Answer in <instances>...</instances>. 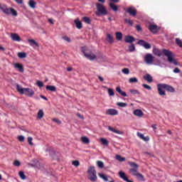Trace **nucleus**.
Returning <instances> with one entry per match:
<instances>
[{
  "label": "nucleus",
  "mask_w": 182,
  "mask_h": 182,
  "mask_svg": "<svg viewBox=\"0 0 182 182\" xmlns=\"http://www.w3.org/2000/svg\"><path fill=\"white\" fill-rule=\"evenodd\" d=\"M154 55H156V56H163V55H165V56L168 57V61L169 63H173L176 66H178V63L176 59L173 58V53L171 51L166 50V49H163L162 50L154 48L152 50Z\"/></svg>",
  "instance_id": "1"
},
{
  "label": "nucleus",
  "mask_w": 182,
  "mask_h": 182,
  "mask_svg": "<svg viewBox=\"0 0 182 182\" xmlns=\"http://www.w3.org/2000/svg\"><path fill=\"white\" fill-rule=\"evenodd\" d=\"M157 90L159 96H166V90L169 93L176 92V88L166 83L157 84Z\"/></svg>",
  "instance_id": "2"
},
{
  "label": "nucleus",
  "mask_w": 182,
  "mask_h": 182,
  "mask_svg": "<svg viewBox=\"0 0 182 182\" xmlns=\"http://www.w3.org/2000/svg\"><path fill=\"white\" fill-rule=\"evenodd\" d=\"M128 164H129L130 167H132L129 169V173L132 174V176H134L140 181H146L144 176L139 173V165L137 164L135 162L129 161Z\"/></svg>",
  "instance_id": "3"
},
{
  "label": "nucleus",
  "mask_w": 182,
  "mask_h": 182,
  "mask_svg": "<svg viewBox=\"0 0 182 182\" xmlns=\"http://www.w3.org/2000/svg\"><path fill=\"white\" fill-rule=\"evenodd\" d=\"M81 52H82L85 58L90 60H95V59H97L96 54L92 53L87 46L82 47Z\"/></svg>",
  "instance_id": "4"
},
{
  "label": "nucleus",
  "mask_w": 182,
  "mask_h": 182,
  "mask_svg": "<svg viewBox=\"0 0 182 182\" xmlns=\"http://www.w3.org/2000/svg\"><path fill=\"white\" fill-rule=\"evenodd\" d=\"M0 11H1V12L6 15H11V14L13 16H18V12L15 9L8 8V6L4 4H0Z\"/></svg>",
  "instance_id": "5"
},
{
  "label": "nucleus",
  "mask_w": 182,
  "mask_h": 182,
  "mask_svg": "<svg viewBox=\"0 0 182 182\" xmlns=\"http://www.w3.org/2000/svg\"><path fill=\"white\" fill-rule=\"evenodd\" d=\"M96 6H97V12H96L97 16H102V15L106 16L109 14V12L107 11L105 6H103V4L97 3Z\"/></svg>",
  "instance_id": "6"
},
{
  "label": "nucleus",
  "mask_w": 182,
  "mask_h": 182,
  "mask_svg": "<svg viewBox=\"0 0 182 182\" xmlns=\"http://www.w3.org/2000/svg\"><path fill=\"white\" fill-rule=\"evenodd\" d=\"M87 173L89 174V180L92 182H96L97 181V176L96 169H95V166H91L88 168Z\"/></svg>",
  "instance_id": "7"
},
{
  "label": "nucleus",
  "mask_w": 182,
  "mask_h": 182,
  "mask_svg": "<svg viewBox=\"0 0 182 182\" xmlns=\"http://www.w3.org/2000/svg\"><path fill=\"white\" fill-rule=\"evenodd\" d=\"M154 61V56L151 54H146L144 57V62L147 65H151Z\"/></svg>",
  "instance_id": "8"
},
{
  "label": "nucleus",
  "mask_w": 182,
  "mask_h": 182,
  "mask_svg": "<svg viewBox=\"0 0 182 182\" xmlns=\"http://www.w3.org/2000/svg\"><path fill=\"white\" fill-rule=\"evenodd\" d=\"M126 12H127V14H129L131 16H136V15H137V9H136V8L133 6L128 7L126 10Z\"/></svg>",
  "instance_id": "9"
},
{
  "label": "nucleus",
  "mask_w": 182,
  "mask_h": 182,
  "mask_svg": "<svg viewBox=\"0 0 182 182\" xmlns=\"http://www.w3.org/2000/svg\"><path fill=\"white\" fill-rule=\"evenodd\" d=\"M137 44L140 45V46H143L145 49H150L151 48L150 43L144 41V40H139Z\"/></svg>",
  "instance_id": "10"
},
{
  "label": "nucleus",
  "mask_w": 182,
  "mask_h": 182,
  "mask_svg": "<svg viewBox=\"0 0 182 182\" xmlns=\"http://www.w3.org/2000/svg\"><path fill=\"white\" fill-rule=\"evenodd\" d=\"M26 96H28V97H32L33 95H35V91L31 88H24V93Z\"/></svg>",
  "instance_id": "11"
},
{
  "label": "nucleus",
  "mask_w": 182,
  "mask_h": 182,
  "mask_svg": "<svg viewBox=\"0 0 182 182\" xmlns=\"http://www.w3.org/2000/svg\"><path fill=\"white\" fill-rule=\"evenodd\" d=\"M106 114H108V116H117L119 111L114 109H109L106 111Z\"/></svg>",
  "instance_id": "12"
},
{
  "label": "nucleus",
  "mask_w": 182,
  "mask_h": 182,
  "mask_svg": "<svg viewBox=\"0 0 182 182\" xmlns=\"http://www.w3.org/2000/svg\"><path fill=\"white\" fill-rule=\"evenodd\" d=\"M149 29L152 33H156V32L159 31V26H157V25L151 24L149 26Z\"/></svg>",
  "instance_id": "13"
},
{
  "label": "nucleus",
  "mask_w": 182,
  "mask_h": 182,
  "mask_svg": "<svg viewBox=\"0 0 182 182\" xmlns=\"http://www.w3.org/2000/svg\"><path fill=\"white\" fill-rule=\"evenodd\" d=\"M11 38L12 41H14L15 42H21V37L16 33H11Z\"/></svg>",
  "instance_id": "14"
},
{
  "label": "nucleus",
  "mask_w": 182,
  "mask_h": 182,
  "mask_svg": "<svg viewBox=\"0 0 182 182\" xmlns=\"http://www.w3.org/2000/svg\"><path fill=\"white\" fill-rule=\"evenodd\" d=\"M134 41H136V39L134 38V37H133L132 36H127L125 37L126 43H133V42H134Z\"/></svg>",
  "instance_id": "15"
},
{
  "label": "nucleus",
  "mask_w": 182,
  "mask_h": 182,
  "mask_svg": "<svg viewBox=\"0 0 182 182\" xmlns=\"http://www.w3.org/2000/svg\"><path fill=\"white\" fill-rule=\"evenodd\" d=\"M134 116H137L138 117H143L144 116V113L141 109H135L134 111Z\"/></svg>",
  "instance_id": "16"
},
{
  "label": "nucleus",
  "mask_w": 182,
  "mask_h": 182,
  "mask_svg": "<svg viewBox=\"0 0 182 182\" xmlns=\"http://www.w3.org/2000/svg\"><path fill=\"white\" fill-rule=\"evenodd\" d=\"M14 68H16V69H18L19 72H21V73H23L24 70H23V65L22 64L15 63Z\"/></svg>",
  "instance_id": "17"
},
{
  "label": "nucleus",
  "mask_w": 182,
  "mask_h": 182,
  "mask_svg": "<svg viewBox=\"0 0 182 182\" xmlns=\"http://www.w3.org/2000/svg\"><path fill=\"white\" fill-rule=\"evenodd\" d=\"M74 23L76 25V28L77 29H82V28H83L82 25V21L80 20H79V18H77L74 21Z\"/></svg>",
  "instance_id": "18"
},
{
  "label": "nucleus",
  "mask_w": 182,
  "mask_h": 182,
  "mask_svg": "<svg viewBox=\"0 0 182 182\" xmlns=\"http://www.w3.org/2000/svg\"><path fill=\"white\" fill-rule=\"evenodd\" d=\"M144 80H146L149 83H151L153 82V77L150 75V74H146L144 77Z\"/></svg>",
  "instance_id": "19"
},
{
  "label": "nucleus",
  "mask_w": 182,
  "mask_h": 182,
  "mask_svg": "<svg viewBox=\"0 0 182 182\" xmlns=\"http://www.w3.org/2000/svg\"><path fill=\"white\" fill-rule=\"evenodd\" d=\"M108 130H109L110 132H112L113 133H116L117 134H124L123 132L117 130L116 129L112 127H108Z\"/></svg>",
  "instance_id": "20"
},
{
  "label": "nucleus",
  "mask_w": 182,
  "mask_h": 182,
  "mask_svg": "<svg viewBox=\"0 0 182 182\" xmlns=\"http://www.w3.org/2000/svg\"><path fill=\"white\" fill-rule=\"evenodd\" d=\"M116 90L119 95H121V96H123L124 97H127V94H126L125 92L122 90L120 87H117Z\"/></svg>",
  "instance_id": "21"
},
{
  "label": "nucleus",
  "mask_w": 182,
  "mask_h": 182,
  "mask_svg": "<svg viewBox=\"0 0 182 182\" xmlns=\"http://www.w3.org/2000/svg\"><path fill=\"white\" fill-rule=\"evenodd\" d=\"M109 7L112 11H114V12H117V11H119V6L114 3H109Z\"/></svg>",
  "instance_id": "22"
},
{
  "label": "nucleus",
  "mask_w": 182,
  "mask_h": 182,
  "mask_svg": "<svg viewBox=\"0 0 182 182\" xmlns=\"http://www.w3.org/2000/svg\"><path fill=\"white\" fill-rule=\"evenodd\" d=\"M16 90L20 95H23V93H25V88H22V87L18 84L16 85Z\"/></svg>",
  "instance_id": "23"
},
{
  "label": "nucleus",
  "mask_w": 182,
  "mask_h": 182,
  "mask_svg": "<svg viewBox=\"0 0 182 182\" xmlns=\"http://www.w3.org/2000/svg\"><path fill=\"white\" fill-rule=\"evenodd\" d=\"M46 90H49L50 92H56V87L54 85H47L46 87Z\"/></svg>",
  "instance_id": "24"
},
{
  "label": "nucleus",
  "mask_w": 182,
  "mask_h": 182,
  "mask_svg": "<svg viewBox=\"0 0 182 182\" xmlns=\"http://www.w3.org/2000/svg\"><path fill=\"white\" fill-rule=\"evenodd\" d=\"M115 36L117 41H122V39H123V33H122V32L115 33Z\"/></svg>",
  "instance_id": "25"
},
{
  "label": "nucleus",
  "mask_w": 182,
  "mask_h": 182,
  "mask_svg": "<svg viewBox=\"0 0 182 182\" xmlns=\"http://www.w3.org/2000/svg\"><path fill=\"white\" fill-rule=\"evenodd\" d=\"M107 41L109 43H113L114 42V39L113 38V36L110 34H107Z\"/></svg>",
  "instance_id": "26"
},
{
  "label": "nucleus",
  "mask_w": 182,
  "mask_h": 182,
  "mask_svg": "<svg viewBox=\"0 0 182 182\" xmlns=\"http://www.w3.org/2000/svg\"><path fill=\"white\" fill-rule=\"evenodd\" d=\"M28 5L30 8H32L33 9H35L36 8V2L33 0H30L28 1Z\"/></svg>",
  "instance_id": "27"
},
{
  "label": "nucleus",
  "mask_w": 182,
  "mask_h": 182,
  "mask_svg": "<svg viewBox=\"0 0 182 182\" xmlns=\"http://www.w3.org/2000/svg\"><path fill=\"white\" fill-rule=\"evenodd\" d=\"M44 115H45V113L43 112V110L40 109L37 114V117L38 119H41L43 117Z\"/></svg>",
  "instance_id": "28"
},
{
  "label": "nucleus",
  "mask_w": 182,
  "mask_h": 182,
  "mask_svg": "<svg viewBox=\"0 0 182 182\" xmlns=\"http://www.w3.org/2000/svg\"><path fill=\"white\" fill-rule=\"evenodd\" d=\"M28 42L30 43L31 46H33V45H35V46H39V44L33 39H28Z\"/></svg>",
  "instance_id": "29"
},
{
  "label": "nucleus",
  "mask_w": 182,
  "mask_h": 182,
  "mask_svg": "<svg viewBox=\"0 0 182 182\" xmlns=\"http://www.w3.org/2000/svg\"><path fill=\"white\" fill-rule=\"evenodd\" d=\"M82 21L85 22V23H87L88 25H90L92 23V20H90V18L89 17H82Z\"/></svg>",
  "instance_id": "30"
},
{
  "label": "nucleus",
  "mask_w": 182,
  "mask_h": 182,
  "mask_svg": "<svg viewBox=\"0 0 182 182\" xmlns=\"http://www.w3.org/2000/svg\"><path fill=\"white\" fill-rule=\"evenodd\" d=\"M18 176L21 180H26V175H25V173L23 171H21L18 173Z\"/></svg>",
  "instance_id": "31"
},
{
  "label": "nucleus",
  "mask_w": 182,
  "mask_h": 182,
  "mask_svg": "<svg viewBox=\"0 0 182 182\" xmlns=\"http://www.w3.org/2000/svg\"><path fill=\"white\" fill-rule=\"evenodd\" d=\"M115 159L118 161H121V162L122 161H126V158L122 157V156H120V155H116Z\"/></svg>",
  "instance_id": "32"
},
{
  "label": "nucleus",
  "mask_w": 182,
  "mask_h": 182,
  "mask_svg": "<svg viewBox=\"0 0 182 182\" xmlns=\"http://www.w3.org/2000/svg\"><path fill=\"white\" fill-rule=\"evenodd\" d=\"M81 140H82V143H85V144H89V143H90L89 138H87L86 136H82L81 138Z\"/></svg>",
  "instance_id": "33"
},
{
  "label": "nucleus",
  "mask_w": 182,
  "mask_h": 182,
  "mask_svg": "<svg viewBox=\"0 0 182 182\" xmlns=\"http://www.w3.org/2000/svg\"><path fill=\"white\" fill-rule=\"evenodd\" d=\"M98 176H99V177L102 178V180H104L105 181H109V178H107V176H106L105 174H103V173H98Z\"/></svg>",
  "instance_id": "34"
},
{
  "label": "nucleus",
  "mask_w": 182,
  "mask_h": 182,
  "mask_svg": "<svg viewBox=\"0 0 182 182\" xmlns=\"http://www.w3.org/2000/svg\"><path fill=\"white\" fill-rule=\"evenodd\" d=\"M18 58H20V59H23L26 58V53H23V52L18 53Z\"/></svg>",
  "instance_id": "35"
},
{
  "label": "nucleus",
  "mask_w": 182,
  "mask_h": 182,
  "mask_svg": "<svg viewBox=\"0 0 182 182\" xmlns=\"http://www.w3.org/2000/svg\"><path fill=\"white\" fill-rule=\"evenodd\" d=\"M129 83H137V82H139V80L137 79V77H132L129 78Z\"/></svg>",
  "instance_id": "36"
},
{
  "label": "nucleus",
  "mask_w": 182,
  "mask_h": 182,
  "mask_svg": "<svg viewBox=\"0 0 182 182\" xmlns=\"http://www.w3.org/2000/svg\"><path fill=\"white\" fill-rule=\"evenodd\" d=\"M100 141L102 143V144H104V146H109V141H107V139L102 138Z\"/></svg>",
  "instance_id": "37"
},
{
  "label": "nucleus",
  "mask_w": 182,
  "mask_h": 182,
  "mask_svg": "<svg viewBox=\"0 0 182 182\" xmlns=\"http://www.w3.org/2000/svg\"><path fill=\"white\" fill-rule=\"evenodd\" d=\"M124 22L126 23H128V25H129V26H133V20H130L128 18H124Z\"/></svg>",
  "instance_id": "38"
},
{
  "label": "nucleus",
  "mask_w": 182,
  "mask_h": 182,
  "mask_svg": "<svg viewBox=\"0 0 182 182\" xmlns=\"http://www.w3.org/2000/svg\"><path fill=\"white\" fill-rule=\"evenodd\" d=\"M117 106H119V107H127V103H126V102H117Z\"/></svg>",
  "instance_id": "39"
},
{
  "label": "nucleus",
  "mask_w": 182,
  "mask_h": 182,
  "mask_svg": "<svg viewBox=\"0 0 182 182\" xmlns=\"http://www.w3.org/2000/svg\"><path fill=\"white\" fill-rule=\"evenodd\" d=\"M97 165L98 166V167L100 168H103V167L105 166V164H103V161H97Z\"/></svg>",
  "instance_id": "40"
},
{
  "label": "nucleus",
  "mask_w": 182,
  "mask_h": 182,
  "mask_svg": "<svg viewBox=\"0 0 182 182\" xmlns=\"http://www.w3.org/2000/svg\"><path fill=\"white\" fill-rule=\"evenodd\" d=\"M176 43L179 48H182V41L180 38H176Z\"/></svg>",
  "instance_id": "41"
},
{
  "label": "nucleus",
  "mask_w": 182,
  "mask_h": 182,
  "mask_svg": "<svg viewBox=\"0 0 182 182\" xmlns=\"http://www.w3.org/2000/svg\"><path fill=\"white\" fill-rule=\"evenodd\" d=\"M129 92L132 95H140V92L137 90H129Z\"/></svg>",
  "instance_id": "42"
},
{
  "label": "nucleus",
  "mask_w": 182,
  "mask_h": 182,
  "mask_svg": "<svg viewBox=\"0 0 182 182\" xmlns=\"http://www.w3.org/2000/svg\"><path fill=\"white\" fill-rule=\"evenodd\" d=\"M129 52H134V50H136V46H134V44L129 46Z\"/></svg>",
  "instance_id": "43"
},
{
  "label": "nucleus",
  "mask_w": 182,
  "mask_h": 182,
  "mask_svg": "<svg viewBox=\"0 0 182 182\" xmlns=\"http://www.w3.org/2000/svg\"><path fill=\"white\" fill-rule=\"evenodd\" d=\"M62 38L64 41H65L66 42H68V43H70V42H72V40H70V38L68 36H63Z\"/></svg>",
  "instance_id": "44"
},
{
  "label": "nucleus",
  "mask_w": 182,
  "mask_h": 182,
  "mask_svg": "<svg viewBox=\"0 0 182 182\" xmlns=\"http://www.w3.org/2000/svg\"><path fill=\"white\" fill-rule=\"evenodd\" d=\"M32 140H33L32 136L28 137V144H30V146H33V143H32Z\"/></svg>",
  "instance_id": "45"
},
{
  "label": "nucleus",
  "mask_w": 182,
  "mask_h": 182,
  "mask_svg": "<svg viewBox=\"0 0 182 182\" xmlns=\"http://www.w3.org/2000/svg\"><path fill=\"white\" fill-rule=\"evenodd\" d=\"M142 86L144 87V89H146L147 90H151V87L150 85H148L147 84H143Z\"/></svg>",
  "instance_id": "46"
},
{
  "label": "nucleus",
  "mask_w": 182,
  "mask_h": 182,
  "mask_svg": "<svg viewBox=\"0 0 182 182\" xmlns=\"http://www.w3.org/2000/svg\"><path fill=\"white\" fill-rule=\"evenodd\" d=\"M108 94L109 96H114V91L113 90L109 88L108 89Z\"/></svg>",
  "instance_id": "47"
},
{
  "label": "nucleus",
  "mask_w": 182,
  "mask_h": 182,
  "mask_svg": "<svg viewBox=\"0 0 182 182\" xmlns=\"http://www.w3.org/2000/svg\"><path fill=\"white\" fill-rule=\"evenodd\" d=\"M73 165L75 167H78V166H80V162H79V161H73Z\"/></svg>",
  "instance_id": "48"
},
{
  "label": "nucleus",
  "mask_w": 182,
  "mask_h": 182,
  "mask_svg": "<svg viewBox=\"0 0 182 182\" xmlns=\"http://www.w3.org/2000/svg\"><path fill=\"white\" fill-rule=\"evenodd\" d=\"M122 73H124V75H129V73H130V70L129 68H124L122 69Z\"/></svg>",
  "instance_id": "49"
},
{
  "label": "nucleus",
  "mask_w": 182,
  "mask_h": 182,
  "mask_svg": "<svg viewBox=\"0 0 182 182\" xmlns=\"http://www.w3.org/2000/svg\"><path fill=\"white\" fill-rule=\"evenodd\" d=\"M52 120L55 123H57V124H62V122L56 118H53Z\"/></svg>",
  "instance_id": "50"
},
{
  "label": "nucleus",
  "mask_w": 182,
  "mask_h": 182,
  "mask_svg": "<svg viewBox=\"0 0 182 182\" xmlns=\"http://www.w3.org/2000/svg\"><path fill=\"white\" fill-rule=\"evenodd\" d=\"M36 85L38 87H43V82L42 81H37Z\"/></svg>",
  "instance_id": "51"
},
{
  "label": "nucleus",
  "mask_w": 182,
  "mask_h": 182,
  "mask_svg": "<svg viewBox=\"0 0 182 182\" xmlns=\"http://www.w3.org/2000/svg\"><path fill=\"white\" fill-rule=\"evenodd\" d=\"M18 141H25V136L20 135L18 136Z\"/></svg>",
  "instance_id": "52"
},
{
  "label": "nucleus",
  "mask_w": 182,
  "mask_h": 182,
  "mask_svg": "<svg viewBox=\"0 0 182 182\" xmlns=\"http://www.w3.org/2000/svg\"><path fill=\"white\" fill-rule=\"evenodd\" d=\"M14 165L16 166V167H19L21 166V162L18 160L14 161Z\"/></svg>",
  "instance_id": "53"
},
{
  "label": "nucleus",
  "mask_w": 182,
  "mask_h": 182,
  "mask_svg": "<svg viewBox=\"0 0 182 182\" xmlns=\"http://www.w3.org/2000/svg\"><path fill=\"white\" fill-rule=\"evenodd\" d=\"M137 136H138V137H139V139H141L142 140L144 138V134L139 133V132L137 133Z\"/></svg>",
  "instance_id": "54"
},
{
  "label": "nucleus",
  "mask_w": 182,
  "mask_h": 182,
  "mask_svg": "<svg viewBox=\"0 0 182 182\" xmlns=\"http://www.w3.org/2000/svg\"><path fill=\"white\" fill-rule=\"evenodd\" d=\"M16 4H18V5H22L23 4V0H14Z\"/></svg>",
  "instance_id": "55"
},
{
  "label": "nucleus",
  "mask_w": 182,
  "mask_h": 182,
  "mask_svg": "<svg viewBox=\"0 0 182 182\" xmlns=\"http://www.w3.org/2000/svg\"><path fill=\"white\" fill-rule=\"evenodd\" d=\"M173 73H180V68H176L173 70Z\"/></svg>",
  "instance_id": "56"
},
{
  "label": "nucleus",
  "mask_w": 182,
  "mask_h": 182,
  "mask_svg": "<svg viewBox=\"0 0 182 182\" xmlns=\"http://www.w3.org/2000/svg\"><path fill=\"white\" fill-rule=\"evenodd\" d=\"M136 29L138 32H140V31H141V26H140V25H136Z\"/></svg>",
  "instance_id": "57"
},
{
  "label": "nucleus",
  "mask_w": 182,
  "mask_h": 182,
  "mask_svg": "<svg viewBox=\"0 0 182 182\" xmlns=\"http://www.w3.org/2000/svg\"><path fill=\"white\" fill-rule=\"evenodd\" d=\"M142 140H144V141H149V140H150V137L144 136V139H142Z\"/></svg>",
  "instance_id": "58"
},
{
  "label": "nucleus",
  "mask_w": 182,
  "mask_h": 182,
  "mask_svg": "<svg viewBox=\"0 0 182 182\" xmlns=\"http://www.w3.org/2000/svg\"><path fill=\"white\" fill-rule=\"evenodd\" d=\"M152 129H154V130H157V124H154L151 125Z\"/></svg>",
  "instance_id": "59"
},
{
  "label": "nucleus",
  "mask_w": 182,
  "mask_h": 182,
  "mask_svg": "<svg viewBox=\"0 0 182 182\" xmlns=\"http://www.w3.org/2000/svg\"><path fill=\"white\" fill-rule=\"evenodd\" d=\"M77 116L80 119H82V120H83V119H85V118L83 117V116H82V114H79V113L77 114Z\"/></svg>",
  "instance_id": "60"
},
{
  "label": "nucleus",
  "mask_w": 182,
  "mask_h": 182,
  "mask_svg": "<svg viewBox=\"0 0 182 182\" xmlns=\"http://www.w3.org/2000/svg\"><path fill=\"white\" fill-rule=\"evenodd\" d=\"M111 2H114V4H119L120 2V0H110Z\"/></svg>",
  "instance_id": "61"
},
{
  "label": "nucleus",
  "mask_w": 182,
  "mask_h": 182,
  "mask_svg": "<svg viewBox=\"0 0 182 182\" xmlns=\"http://www.w3.org/2000/svg\"><path fill=\"white\" fill-rule=\"evenodd\" d=\"M40 97H41V99H43L44 100L48 101V98L43 95H40Z\"/></svg>",
  "instance_id": "62"
},
{
  "label": "nucleus",
  "mask_w": 182,
  "mask_h": 182,
  "mask_svg": "<svg viewBox=\"0 0 182 182\" xmlns=\"http://www.w3.org/2000/svg\"><path fill=\"white\" fill-rule=\"evenodd\" d=\"M48 22H50V23H51L52 25H53L55 23H53V19H52V18H49Z\"/></svg>",
  "instance_id": "63"
},
{
  "label": "nucleus",
  "mask_w": 182,
  "mask_h": 182,
  "mask_svg": "<svg viewBox=\"0 0 182 182\" xmlns=\"http://www.w3.org/2000/svg\"><path fill=\"white\" fill-rule=\"evenodd\" d=\"M98 79L100 80V82H103V80H105V79L101 76H98Z\"/></svg>",
  "instance_id": "64"
}]
</instances>
